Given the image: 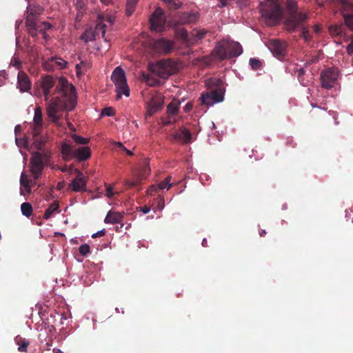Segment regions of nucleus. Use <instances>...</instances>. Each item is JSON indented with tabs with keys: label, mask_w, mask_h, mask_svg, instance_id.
<instances>
[{
	"label": "nucleus",
	"mask_w": 353,
	"mask_h": 353,
	"mask_svg": "<svg viewBox=\"0 0 353 353\" xmlns=\"http://www.w3.org/2000/svg\"><path fill=\"white\" fill-rule=\"evenodd\" d=\"M205 85L209 91L201 94L199 99L201 104L212 105L223 100L225 86L221 79L210 78L206 81Z\"/></svg>",
	"instance_id": "1"
},
{
	"label": "nucleus",
	"mask_w": 353,
	"mask_h": 353,
	"mask_svg": "<svg viewBox=\"0 0 353 353\" xmlns=\"http://www.w3.org/2000/svg\"><path fill=\"white\" fill-rule=\"evenodd\" d=\"M243 53V48L239 42L223 39L218 42L212 51V55L218 60L237 57Z\"/></svg>",
	"instance_id": "2"
},
{
	"label": "nucleus",
	"mask_w": 353,
	"mask_h": 353,
	"mask_svg": "<svg viewBox=\"0 0 353 353\" xmlns=\"http://www.w3.org/2000/svg\"><path fill=\"white\" fill-rule=\"evenodd\" d=\"M285 8L288 17L285 21V27L288 31L293 32L308 19V15L305 12H298V2L295 0H286Z\"/></svg>",
	"instance_id": "3"
},
{
	"label": "nucleus",
	"mask_w": 353,
	"mask_h": 353,
	"mask_svg": "<svg viewBox=\"0 0 353 353\" xmlns=\"http://www.w3.org/2000/svg\"><path fill=\"white\" fill-rule=\"evenodd\" d=\"M260 7L261 15L268 26H274L279 23L283 9L277 0H265Z\"/></svg>",
	"instance_id": "4"
},
{
	"label": "nucleus",
	"mask_w": 353,
	"mask_h": 353,
	"mask_svg": "<svg viewBox=\"0 0 353 353\" xmlns=\"http://www.w3.org/2000/svg\"><path fill=\"white\" fill-rule=\"evenodd\" d=\"M50 158V152L48 151L35 152L32 154L30 159V172L35 179L41 176L44 166L49 162Z\"/></svg>",
	"instance_id": "5"
},
{
	"label": "nucleus",
	"mask_w": 353,
	"mask_h": 353,
	"mask_svg": "<svg viewBox=\"0 0 353 353\" xmlns=\"http://www.w3.org/2000/svg\"><path fill=\"white\" fill-rule=\"evenodd\" d=\"M151 72L161 79H168L176 71V68L171 59L161 60L155 64H150Z\"/></svg>",
	"instance_id": "6"
},
{
	"label": "nucleus",
	"mask_w": 353,
	"mask_h": 353,
	"mask_svg": "<svg viewBox=\"0 0 353 353\" xmlns=\"http://www.w3.org/2000/svg\"><path fill=\"white\" fill-rule=\"evenodd\" d=\"M111 79L116 86L117 99H121L122 94L126 97L130 95V89L127 83L125 74L120 66L114 70Z\"/></svg>",
	"instance_id": "7"
},
{
	"label": "nucleus",
	"mask_w": 353,
	"mask_h": 353,
	"mask_svg": "<svg viewBox=\"0 0 353 353\" xmlns=\"http://www.w3.org/2000/svg\"><path fill=\"white\" fill-rule=\"evenodd\" d=\"M68 106L63 97H56L52 98L47 105V114L53 123H58L61 119L59 113L67 109Z\"/></svg>",
	"instance_id": "8"
},
{
	"label": "nucleus",
	"mask_w": 353,
	"mask_h": 353,
	"mask_svg": "<svg viewBox=\"0 0 353 353\" xmlns=\"http://www.w3.org/2000/svg\"><path fill=\"white\" fill-rule=\"evenodd\" d=\"M341 6L344 26L353 32V0H338Z\"/></svg>",
	"instance_id": "9"
},
{
	"label": "nucleus",
	"mask_w": 353,
	"mask_h": 353,
	"mask_svg": "<svg viewBox=\"0 0 353 353\" xmlns=\"http://www.w3.org/2000/svg\"><path fill=\"white\" fill-rule=\"evenodd\" d=\"M339 77V70L334 68H327L321 72V86L325 89H330L334 84Z\"/></svg>",
	"instance_id": "10"
},
{
	"label": "nucleus",
	"mask_w": 353,
	"mask_h": 353,
	"mask_svg": "<svg viewBox=\"0 0 353 353\" xmlns=\"http://www.w3.org/2000/svg\"><path fill=\"white\" fill-rule=\"evenodd\" d=\"M150 28L152 30L161 32L163 30L166 22L163 10L157 8L150 17Z\"/></svg>",
	"instance_id": "11"
},
{
	"label": "nucleus",
	"mask_w": 353,
	"mask_h": 353,
	"mask_svg": "<svg viewBox=\"0 0 353 353\" xmlns=\"http://www.w3.org/2000/svg\"><path fill=\"white\" fill-rule=\"evenodd\" d=\"M164 104V97L160 94L157 93L153 95L147 103V114L148 116H152L154 114L159 112Z\"/></svg>",
	"instance_id": "12"
},
{
	"label": "nucleus",
	"mask_w": 353,
	"mask_h": 353,
	"mask_svg": "<svg viewBox=\"0 0 353 353\" xmlns=\"http://www.w3.org/2000/svg\"><path fill=\"white\" fill-rule=\"evenodd\" d=\"M174 47V41L164 38L157 39L152 43V48L156 52L165 54L170 53Z\"/></svg>",
	"instance_id": "13"
},
{
	"label": "nucleus",
	"mask_w": 353,
	"mask_h": 353,
	"mask_svg": "<svg viewBox=\"0 0 353 353\" xmlns=\"http://www.w3.org/2000/svg\"><path fill=\"white\" fill-rule=\"evenodd\" d=\"M77 176L69 184L68 188L74 192H84L86 190L87 177L79 170L76 169Z\"/></svg>",
	"instance_id": "14"
},
{
	"label": "nucleus",
	"mask_w": 353,
	"mask_h": 353,
	"mask_svg": "<svg viewBox=\"0 0 353 353\" xmlns=\"http://www.w3.org/2000/svg\"><path fill=\"white\" fill-rule=\"evenodd\" d=\"M68 62L63 59L57 57H52L43 63V66L46 70L53 71L65 68Z\"/></svg>",
	"instance_id": "15"
},
{
	"label": "nucleus",
	"mask_w": 353,
	"mask_h": 353,
	"mask_svg": "<svg viewBox=\"0 0 353 353\" xmlns=\"http://www.w3.org/2000/svg\"><path fill=\"white\" fill-rule=\"evenodd\" d=\"M268 47L275 56H284L285 54L286 43L279 39L270 40Z\"/></svg>",
	"instance_id": "16"
},
{
	"label": "nucleus",
	"mask_w": 353,
	"mask_h": 353,
	"mask_svg": "<svg viewBox=\"0 0 353 353\" xmlns=\"http://www.w3.org/2000/svg\"><path fill=\"white\" fill-rule=\"evenodd\" d=\"M199 20V13L196 12H184L179 13L176 23L179 25L190 24Z\"/></svg>",
	"instance_id": "17"
},
{
	"label": "nucleus",
	"mask_w": 353,
	"mask_h": 353,
	"mask_svg": "<svg viewBox=\"0 0 353 353\" xmlns=\"http://www.w3.org/2000/svg\"><path fill=\"white\" fill-rule=\"evenodd\" d=\"M17 88L21 92H28L31 88V81L28 75L22 70L18 72L17 75Z\"/></svg>",
	"instance_id": "18"
},
{
	"label": "nucleus",
	"mask_w": 353,
	"mask_h": 353,
	"mask_svg": "<svg viewBox=\"0 0 353 353\" xmlns=\"http://www.w3.org/2000/svg\"><path fill=\"white\" fill-rule=\"evenodd\" d=\"M41 8L37 7L34 11L30 9V12L26 19V25L28 28L35 27L40 25L41 22H38L36 19V15L39 14Z\"/></svg>",
	"instance_id": "19"
},
{
	"label": "nucleus",
	"mask_w": 353,
	"mask_h": 353,
	"mask_svg": "<svg viewBox=\"0 0 353 353\" xmlns=\"http://www.w3.org/2000/svg\"><path fill=\"white\" fill-rule=\"evenodd\" d=\"M174 138L183 144H187L192 141V134L188 129L181 128L179 132L174 135Z\"/></svg>",
	"instance_id": "20"
},
{
	"label": "nucleus",
	"mask_w": 353,
	"mask_h": 353,
	"mask_svg": "<svg viewBox=\"0 0 353 353\" xmlns=\"http://www.w3.org/2000/svg\"><path fill=\"white\" fill-rule=\"evenodd\" d=\"M175 34L183 43L188 46H190L191 33L189 34L186 29L178 28L175 30Z\"/></svg>",
	"instance_id": "21"
},
{
	"label": "nucleus",
	"mask_w": 353,
	"mask_h": 353,
	"mask_svg": "<svg viewBox=\"0 0 353 353\" xmlns=\"http://www.w3.org/2000/svg\"><path fill=\"white\" fill-rule=\"evenodd\" d=\"M91 152L88 147H81L74 150V158L78 159L79 161H83L90 157Z\"/></svg>",
	"instance_id": "22"
},
{
	"label": "nucleus",
	"mask_w": 353,
	"mask_h": 353,
	"mask_svg": "<svg viewBox=\"0 0 353 353\" xmlns=\"http://www.w3.org/2000/svg\"><path fill=\"white\" fill-rule=\"evenodd\" d=\"M123 219V215L121 213L110 210L108 212L104 222L105 223L114 224L122 221Z\"/></svg>",
	"instance_id": "23"
},
{
	"label": "nucleus",
	"mask_w": 353,
	"mask_h": 353,
	"mask_svg": "<svg viewBox=\"0 0 353 353\" xmlns=\"http://www.w3.org/2000/svg\"><path fill=\"white\" fill-rule=\"evenodd\" d=\"M329 32L332 37H345V28L343 24H334L329 27Z\"/></svg>",
	"instance_id": "24"
},
{
	"label": "nucleus",
	"mask_w": 353,
	"mask_h": 353,
	"mask_svg": "<svg viewBox=\"0 0 353 353\" xmlns=\"http://www.w3.org/2000/svg\"><path fill=\"white\" fill-rule=\"evenodd\" d=\"M154 75L155 74L152 72H151V74H146L143 72L141 74V81L150 87L159 85L161 83V81L159 79H157Z\"/></svg>",
	"instance_id": "25"
},
{
	"label": "nucleus",
	"mask_w": 353,
	"mask_h": 353,
	"mask_svg": "<svg viewBox=\"0 0 353 353\" xmlns=\"http://www.w3.org/2000/svg\"><path fill=\"white\" fill-rule=\"evenodd\" d=\"M207 30L204 29H194L191 32L190 46L196 44L199 41L203 39L207 34Z\"/></svg>",
	"instance_id": "26"
},
{
	"label": "nucleus",
	"mask_w": 353,
	"mask_h": 353,
	"mask_svg": "<svg viewBox=\"0 0 353 353\" xmlns=\"http://www.w3.org/2000/svg\"><path fill=\"white\" fill-rule=\"evenodd\" d=\"M74 150L72 147L67 143H63L61 144V153L63 159L65 161H68L72 158H74Z\"/></svg>",
	"instance_id": "27"
},
{
	"label": "nucleus",
	"mask_w": 353,
	"mask_h": 353,
	"mask_svg": "<svg viewBox=\"0 0 353 353\" xmlns=\"http://www.w3.org/2000/svg\"><path fill=\"white\" fill-rule=\"evenodd\" d=\"M43 26H44L45 30H49L52 28V25L50 23L43 22L38 26L28 28L29 34L32 37H37V32L40 33V32L43 31Z\"/></svg>",
	"instance_id": "28"
},
{
	"label": "nucleus",
	"mask_w": 353,
	"mask_h": 353,
	"mask_svg": "<svg viewBox=\"0 0 353 353\" xmlns=\"http://www.w3.org/2000/svg\"><path fill=\"white\" fill-rule=\"evenodd\" d=\"M180 103L177 101H172L167 106V114L168 117L172 118L174 115H176L179 109Z\"/></svg>",
	"instance_id": "29"
},
{
	"label": "nucleus",
	"mask_w": 353,
	"mask_h": 353,
	"mask_svg": "<svg viewBox=\"0 0 353 353\" xmlns=\"http://www.w3.org/2000/svg\"><path fill=\"white\" fill-rule=\"evenodd\" d=\"M54 79L50 75H46L42 78L41 87L42 90H51L54 86Z\"/></svg>",
	"instance_id": "30"
},
{
	"label": "nucleus",
	"mask_w": 353,
	"mask_h": 353,
	"mask_svg": "<svg viewBox=\"0 0 353 353\" xmlns=\"http://www.w3.org/2000/svg\"><path fill=\"white\" fill-rule=\"evenodd\" d=\"M59 204L58 201H54L50 205V206L46 210L45 213L43 214V218L45 219H48L51 217V216L54 212H59Z\"/></svg>",
	"instance_id": "31"
},
{
	"label": "nucleus",
	"mask_w": 353,
	"mask_h": 353,
	"mask_svg": "<svg viewBox=\"0 0 353 353\" xmlns=\"http://www.w3.org/2000/svg\"><path fill=\"white\" fill-rule=\"evenodd\" d=\"M144 179V175H139L137 173L134 174V178L132 179H125L124 185L129 187L133 188L139 184V183Z\"/></svg>",
	"instance_id": "32"
},
{
	"label": "nucleus",
	"mask_w": 353,
	"mask_h": 353,
	"mask_svg": "<svg viewBox=\"0 0 353 353\" xmlns=\"http://www.w3.org/2000/svg\"><path fill=\"white\" fill-rule=\"evenodd\" d=\"M15 342L19 345L18 350L19 352H27L28 347L30 344L29 341L27 339H26L20 336H17L15 338Z\"/></svg>",
	"instance_id": "33"
},
{
	"label": "nucleus",
	"mask_w": 353,
	"mask_h": 353,
	"mask_svg": "<svg viewBox=\"0 0 353 353\" xmlns=\"http://www.w3.org/2000/svg\"><path fill=\"white\" fill-rule=\"evenodd\" d=\"M21 210L23 215L26 216V217H30L32 215L33 211L32 205L28 202H25L21 204Z\"/></svg>",
	"instance_id": "34"
},
{
	"label": "nucleus",
	"mask_w": 353,
	"mask_h": 353,
	"mask_svg": "<svg viewBox=\"0 0 353 353\" xmlns=\"http://www.w3.org/2000/svg\"><path fill=\"white\" fill-rule=\"evenodd\" d=\"M139 175H144V179L146 178L147 176H148L150 173V168L149 165V161L148 159H145L143 164L142 165V168H141L140 171L138 172H136Z\"/></svg>",
	"instance_id": "35"
},
{
	"label": "nucleus",
	"mask_w": 353,
	"mask_h": 353,
	"mask_svg": "<svg viewBox=\"0 0 353 353\" xmlns=\"http://www.w3.org/2000/svg\"><path fill=\"white\" fill-rule=\"evenodd\" d=\"M139 0H127L126 1V14L130 16L134 11Z\"/></svg>",
	"instance_id": "36"
},
{
	"label": "nucleus",
	"mask_w": 353,
	"mask_h": 353,
	"mask_svg": "<svg viewBox=\"0 0 353 353\" xmlns=\"http://www.w3.org/2000/svg\"><path fill=\"white\" fill-rule=\"evenodd\" d=\"M69 86L70 85L68 84L67 81L61 80L60 88H59V86H57L55 90L57 91L60 90L63 92L62 97H65L66 95V90L68 88ZM70 90L71 91H74L75 88L73 85H70Z\"/></svg>",
	"instance_id": "37"
},
{
	"label": "nucleus",
	"mask_w": 353,
	"mask_h": 353,
	"mask_svg": "<svg viewBox=\"0 0 353 353\" xmlns=\"http://www.w3.org/2000/svg\"><path fill=\"white\" fill-rule=\"evenodd\" d=\"M304 23L305 22H303V25L298 28H301V37H303L305 41H309L312 39V35L310 33L308 28L305 26Z\"/></svg>",
	"instance_id": "38"
},
{
	"label": "nucleus",
	"mask_w": 353,
	"mask_h": 353,
	"mask_svg": "<svg viewBox=\"0 0 353 353\" xmlns=\"http://www.w3.org/2000/svg\"><path fill=\"white\" fill-rule=\"evenodd\" d=\"M172 179L171 176H168L163 181L160 182L157 186L159 190H163L166 188L167 190H169L172 184L170 183V181Z\"/></svg>",
	"instance_id": "39"
},
{
	"label": "nucleus",
	"mask_w": 353,
	"mask_h": 353,
	"mask_svg": "<svg viewBox=\"0 0 353 353\" xmlns=\"http://www.w3.org/2000/svg\"><path fill=\"white\" fill-rule=\"evenodd\" d=\"M34 123L38 124L39 125L40 124H43L42 122V112L40 107H37L34 110Z\"/></svg>",
	"instance_id": "40"
},
{
	"label": "nucleus",
	"mask_w": 353,
	"mask_h": 353,
	"mask_svg": "<svg viewBox=\"0 0 353 353\" xmlns=\"http://www.w3.org/2000/svg\"><path fill=\"white\" fill-rule=\"evenodd\" d=\"M72 139L76 143L81 144V145H85L89 142V139L82 137L81 136L73 134L72 136Z\"/></svg>",
	"instance_id": "41"
},
{
	"label": "nucleus",
	"mask_w": 353,
	"mask_h": 353,
	"mask_svg": "<svg viewBox=\"0 0 353 353\" xmlns=\"http://www.w3.org/2000/svg\"><path fill=\"white\" fill-rule=\"evenodd\" d=\"M20 188V194L21 195L26 196V194H29L31 192V186L30 182L27 183L26 184L21 185Z\"/></svg>",
	"instance_id": "42"
},
{
	"label": "nucleus",
	"mask_w": 353,
	"mask_h": 353,
	"mask_svg": "<svg viewBox=\"0 0 353 353\" xmlns=\"http://www.w3.org/2000/svg\"><path fill=\"white\" fill-rule=\"evenodd\" d=\"M106 25L102 23H98L95 28V32L97 34H101L102 37H105Z\"/></svg>",
	"instance_id": "43"
},
{
	"label": "nucleus",
	"mask_w": 353,
	"mask_h": 353,
	"mask_svg": "<svg viewBox=\"0 0 353 353\" xmlns=\"http://www.w3.org/2000/svg\"><path fill=\"white\" fill-rule=\"evenodd\" d=\"M75 6L79 13H83L86 7L85 0H77Z\"/></svg>",
	"instance_id": "44"
},
{
	"label": "nucleus",
	"mask_w": 353,
	"mask_h": 353,
	"mask_svg": "<svg viewBox=\"0 0 353 353\" xmlns=\"http://www.w3.org/2000/svg\"><path fill=\"white\" fill-rule=\"evenodd\" d=\"M250 65L253 70H258L261 66V62L255 58H251L250 59Z\"/></svg>",
	"instance_id": "45"
},
{
	"label": "nucleus",
	"mask_w": 353,
	"mask_h": 353,
	"mask_svg": "<svg viewBox=\"0 0 353 353\" xmlns=\"http://www.w3.org/2000/svg\"><path fill=\"white\" fill-rule=\"evenodd\" d=\"M214 59H216V58H214L212 55V53L208 55V56H204L201 58V61L205 64L206 65H209L212 63V61Z\"/></svg>",
	"instance_id": "46"
},
{
	"label": "nucleus",
	"mask_w": 353,
	"mask_h": 353,
	"mask_svg": "<svg viewBox=\"0 0 353 353\" xmlns=\"http://www.w3.org/2000/svg\"><path fill=\"white\" fill-rule=\"evenodd\" d=\"M79 251L81 255L85 256L90 252V246L86 243L83 244L79 247Z\"/></svg>",
	"instance_id": "47"
},
{
	"label": "nucleus",
	"mask_w": 353,
	"mask_h": 353,
	"mask_svg": "<svg viewBox=\"0 0 353 353\" xmlns=\"http://www.w3.org/2000/svg\"><path fill=\"white\" fill-rule=\"evenodd\" d=\"M42 125L40 124L39 125L38 124L34 123V126L32 128V134L34 137H37L39 136L40 131L42 128Z\"/></svg>",
	"instance_id": "48"
},
{
	"label": "nucleus",
	"mask_w": 353,
	"mask_h": 353,
	"mask_svg": "<svg viewBox=\"0 0 353 353\" xmlns=\"http://www.w3.org/2000/svg\"><path fill=\"white\" fill-rule=\"evenodd\" d=\"M101 114L103 115L111 117V116H113L115 114V111H114V110L112 108L108 107V108H104L102 110V113Z\"/></svg>",
	"instance_id": "49"
},
{
	"label": "nucleus",
	"mask_w": 353,
	"mask_h": 353,
	"mask_svg": "<svg viewBox=\"0 0 353 353\" xmlns=\"http://www.w3.org/2000/svg\"><path fill=\"white\" fill-rule=\"evenodd\" d=\"M182 5V3L179 0H173V2L168 6V8L172 10H176Z\"/></svg>",
	"instance_id": "50"
},
{
	"label": "nucleus",
	"mask_w": 353,
	"mask_h": 353,
	"mask_svg": "<svg viewBox=\"0 0 353 353\" xmlns=\"http://www.w3.org/2000/svg\"><path fill=\"white\" fill-rule=\"evenodd\" d=\"M86 63L84 61H81L80 63L76 65L77 74L80 75L82 73L81 68H85Z\"/></svg>",
	"instance_id": "51"
},
{
	"label": "nucleus",
	"mask_w": 353,
	"mask_h": 353,
	"mask_svg": "<svg viewBox=\"0 0 353 353\" xmlns=\"http://www.w3.org/2000/svg\"><path fill=\"white\" fill-rule=\"evenodd\" d=\"M158 190H159L157 185H151L148 190V194H150V195H152L154 194V193L157 192Z\"/></svg>",
	"instance_id": "52"
},
{
	"label": "nucleus",
	"mask_w": 353,
	"mask_h": 353,
	"mask_svg": "<svg viewBox=\"0 0 353 353\" xmlns=\"http://www.w3.org/2000/svg\"><path fill=\"white\" fill-rule=\"evenodd\" d=\"M29 182H30V181L28 179V176L26 174V173L22 172L21 175V177H20V184H21V185H23V184H26L27 183H29Z\"/></svg>",
	"instance_id": "53"
},
{
	"label": "nucleus",
	"mask_w": 353,
	"mask_h": 353,
	"mask_svg": "<svg viewBox=\"0 0 353 353\" xmlns=\"http://www.w3.org/2000/svg\"><path fill=\"white\" fill-rule=\"evenodd\" d=\"M11 64L18 70L21 67V62L15 57L11 60Z\"/></svg>",
	"instance_id": "54"
},
{
	"label": "nucleus",
	"mask_w": 353,
	"mask_h": 353,
	"mask_svg": "<svg viewBox=\"0 0 353 353\" xmlns=\"http://www.w3.org/2000/svg\"><path fill=\"white\" fill-rule=\"evenodd\" d=\"M158 205H157V207L159 208V210H161L162 209H163L164 206H165V201H164V199L160 196H158Z\"/></svg>",
	"instance_id": "55"
},
{
	"label": "nucleus",
	"mask_w": 353,
	"mask_h": 353,
	"mask_svg": "<svg viewBox=\"0 0 353 353\" xmlns=\"http://www.w3.org/2000/svg\"><path fill=\"white\" fill-rule=\"evenodd\" d=\"M105 229H103V230H100V231H98L97 232H96V233L93 234L92 235V237L93 239H94V238H97V237L103 236H104V235H105Z\"/></svg>",
	"instance_id": "56"
},
{
	"label": "nucleus",
	"mask_w": 353,
	"mask_h": 353,
	"mask_svg": "<svg viewBox=\"0 0 353 353\" xmlns=\"http://www.w3.org/2000/svg\"><path fill=\"white\" fill-rule=\"evenodd\" d=\"M106 196L108 197H112L114 195L113 188L110 185L106 188Z\"/></svg>",
	"instance_id": "57"
},
{
	"label": "nucleus",
	"mask_w": 353,
	"mask_h": 353,
	"mask_svg": "<svg viewBox=\"0 0 353 353\" xmlns=\"http://www.w3.org/2000/svg\"><path fill=\"white\" fill-rule=\"evenodd\" d=\"M116 144H117V145L119 148H121V149H123L124 151H125L128 155L131 156V155H132V154H133L132 152V151H130V150H128V149H126V148L123 145V144H122L121 143L119 142V143H117Z\"/></svg>",
	"instance_id": "58"
},
{
	"label": "nucleus",
	"mask_w": 353,
	"mask_h": 353,
	"mask_svg": "<svg viewBox=\"0 0 353 353\" xmlns=\"http://www.w3.org/2000/svg\"><path fill=\"white\" fill-rule=\"evenodd\" d=\"M346 52L349 55L353 54V41L346 47Z\"/></svg>",
	"instance_id": "59"
},
{
	"label": "nucleus",
	"mask_w": 353,
	"mask_h": 353,
	"mask_svg": "<svg viewBox=\"0 0 353 353\" xmlns=\"http://www.w3.org/2000/svg\"><path fill=\"white\" fill-rule=\"evenodd\" d=\"M50 90H42L43 94L44 97V100L47 101L49 99V97L50 96Z\"/></svg>",
	"instance_id": "60"
},
{
	"label": "nucleus",
	"mask_w": 353,
	"mask_h": 353,
	"mask_svg": "<svg viewBox=\"0 0 353 353\" xmlns=\"http://www.w3.org/2000/svg\"><path fill=\"white\" fill-rule=\"evenodd\" d=\"M298 79L300 83L303 86H307L309 85L310 81L307 79L306 80L304 76L302 78H298Z\"/></svg>",
	"instance_id": "61"
},
{
	"label": "nucleus",
	"mask_w": 353,
	"mask_h": 353,
	"mask_svg": "<svg viewBox=\"0 0 353 353\" xmlns=\"http://www.w3.org/2000/svg\"><path fill=\"white\" fill-rule=\"evenodd\" d=\"M305 74V71L303 68H300L297 70V77L302 78Z\"/></svg>",
	"instance_id": "62"
},
{
	"label": "nucleus",
	"mask_w": 353,
	"mask_h": 353,
	"mask_svg": "<svg viewBox=\"0 0 353 353\" xmlns=\"http://www.w3.org/2000/svg\"><path fill=\"white\" fill-rule=\"evenodd\" d=\"M140 211H141L143 214H148L150 211V208L147 205H144L140 207Z\"/></svg>",
	"instance_id": "63"
},
{
	"label": "nucleus",
	"mask_w": 353,
	"mask_h": 353,
	"mask_svg": "<svg viewBox=\"0 0 353 353\" xmlns=\"http://www.w3.org/2000/svg\"><path fill=\"white\" fill-rule=\"evenodd\" d=\"M46 30H47L44 29V26H43V31L40 32V33L42 34L43 39H45L46 40H48V39H49L50 36L46 33Z\"/></svg>",
	"instance_id": "64"
}]
</instances>
